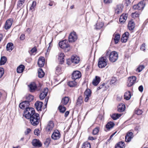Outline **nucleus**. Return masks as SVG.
Wrapping results in <instances>:
<instances>
[{
    "mask_svg": "<svg viewBox=\"0 0 148 148\" xmlns=\"http://www.w3.org/2000/svg\"><path fill=\"white\" fill-rule=\"evenodd\" d=\"M23 116L27 119H29L32 125H37L39 123L40 116L38 114L36 113L34 109L33 108H27L24 110Z\"/></svg>",
    "mask_w": 148,
    "mask_h": 148,
    "instance_id": "1",
    "label": "nucleus"
},
{
    "mask_svg": "<svg viewBox=\"0 0 148 148\" xmlns=\"http://www.w3.org/2000/svg\"><path fill=\"white\" fill-rule=\"evenodd\" d=\"M107 65V60L105 57H101L99 58L98 66L100 68H104Z\"/></svg>",
    "mask_w": 148,
    "mask_h": 148,
    "instance_id": "2",
    "label": "nucleus"
},
{
    "mask_svg": "<svg viewBox=\"0 0 148 148\" xmlns=\"http://www.w3.org/2000/svg\"><path fill=\"white\" fill-rule=\"evenodd\" d=\"M118 55L115 51H113L111 52L109 55V59L110 61L112 62H115L118 59Z\"/></svg>",
    "mask_w": 148,
    "mask_h": 148,
    "instance_id": "3",
    "label": "nucleus"
},
{
    "mask_svg": "<svg viewBox=\"0 0 148 148\" xmlns=\"http://www.w3.org/2000/svg\"><path fill=\"white\" fill-rule=\"evenodd\" d=\"M77 36L75 32H71L69 36L68 42H69L73 43L77 40Z\"/></svg>",
    "mask_w": 148,
    "mask_h": 148,
    "instance_id": "4",
    "label": "nucleus"
},
{
    "mask_svg": "<svg viewBox=\"0 0 148 148\" xmlns=\"http://www.w3.org/2000/svg\"><path fill=\"white\" fill-rule=\"evenodd\" d=\"M81 76V74L80 71H73L71 75V78L73 80L77 81L79 79Z\"/></svg>",
    "mask_w": 148,
    "mask_h": 148,
    "instance_id": "5",
    "label": "nucleus"
},
{
    "mask_svg": "<svg viewBox=\"0 0 148 148\" xmlns=\"http://www.w3.org/2000/svg\"><path fill=\"white\" fill-rule=\"evenodd\" d=\"M54 127V124L53 121H50L48 123L46 127V130L47 132H50L53 130Z\"/></svg>",
    "mask_w": 148,
    "mask_h": 148,
    "instance_id": "6",
    "label": "nucleus"
},
{
    "mask_svg": "<svg viewBox=\"0 0 148 148\" xmlns=\"http://www.w3.org/2000/svg\"><path fill=\"white\" fill-rule=\"evenodd\" d=\"M136 78L135 76L129 77L127 82V86L129 87H130L132 86L136 82Z\"/></svg>",
    "mask_w": 148,
    "mask_h": 148,
    "instance_id": "7",
    "label": "nucleus"
},
{
    "mask_svg": "<svg viewBox=\"0 0 148 148\" xmlns=\"http://www.w3.org/2000/svg\"><path fill=\"white\" fill-rule=\"evenodd\" d=\"M60 137V134L58 130L54 131L51 135V138L54 140L58 139Z\"/></svg>",
    "mask_w": 148,
    "mask_h": 148,
    "instance_id": "8",
    "label": "nucleus"
},
{
    "mask_svg": "<svg viewBox=\"0 0 148 148\" xmlns=\"http://www.w3.org/2000/svg\"><path fill=\"white\" fill-rule=\"evenodd\" d=\"M48 92V89L47 88H45L44 90L40 93L39 95V97L41 100L43 99L47 96Z\"/></svg>",
    "mask_w": 148,
    "mask_h": 148,
    "instance_id": "9",
    "label": "nucleus"
},
{
    "mask_svg": "<svg viewBox=\"0 0 148 148\" xmlns=\"http://www.w3.org/2000/svg\"><path fill=\"white\" fill-rule=\"evenodd\" d=\"M26 101H23L19 104V106L21 109L24 110L25 108V110H26L27 108H31L29 107L30 104H27Z\"/></svg>",
    "mask_w": 148,
    "mask_h": 148,
    "instance_id": "10",
    "label": "nucleus"
},
{
    "mask_svg": "<svg viewBox=\"0 0 148 148\" xmlns=\"http://www.w3.org/2000/svg\"><path fill=\"white\" fill-rule=\"evenodd\" d=\"M13 22V20L10 18L7 20L5 22L4 28L6 29H10L11 26Z\"/></svg>",
    "mask_w": 148,
    "mask_h": 148,
    "instance_id": "11",
    "label": "nucleus"
},
{
    "mask_svg": "<svg viewBox=\"0 0 148 148\" xmlns=\"http://www.w3.org/2000/svg\"><path fill=\"white\" fill-rule=\"evenodd\" d=\"M80 61V58L76 55H73L71 58V61L72 63L77 64Z\"/></svg>",
    "mask_w": 148,
    "mask_h": 148,
    "instance_id": "12",
    "label": "nucleus"
},
{
    "mask_svg": "<svg viewBox=\"0 0 148 148\" xmlns=\"http://www.w3.org/2000/svg\"><path fill=\"white\" fill-rule=\"evenodd\" d=\"M129 35V33L128 32H126L123 34L121 38V41L122 42H125L127 41Z\"/></svg>",
    "mask_w": 148,
    "mask_h": 148,
    "instance_id": "13",
    "label": "nucleus"
},
{
    "mask_svg": "<svg viewBox=\"0 0 148 148\" xmlns=\"http://www.w3.org/2000/svg\"><path fill=\"white\" fill-rule=\"evenodd\" d=\"M133 134L132 132H128L125 136V140L127 142H130L133 137Z\"/></svg>",
    "mask_w": 148,
    "mask_h": 148,
    "instance_id": "14",
    "label": "nucleus"
},
{
    "mask_svg": "<svg viewBox=\"0 0 148 148\" xmlns=\"http://www.w3.org/2000/svg\"><path fill=\"white\" fill-rule=\"evenodd\" d=\"M43 104V103L42 102L37 101L35 103L34 105L38 111H41V108Z\"/></svg>",
    "mask_w": 148,
    "mask_h": 148,
    "instance_id": "15",
    "label": "nucleus"
},
{
    "mask_svg": "<svg viewBox=\"0 0 148 148\" xmlns=\"http://www.w3.org/2000/svg\"><path fill=\"white\" fill-rule=\"evenodd\" d=\"M45 59L44 57H40L38 59V64L40 67H43L45 64Z\"/></svg>",
    "mask_w": 148,
    "mask_h": 148,
    "instance_id": "16",
    "label": "nucleus"
},
{
    "mask_svg": "<svg viewBox=\"0 0 148 148\" xmlns=\"http://www.w3.org/2000/svg\"><path fill=\"white\" fill-rule=\"evenodd\" d=\"M59 46H69V42L67 40H65L60 41L58 43Z\"/></svg>",
    "mask_w": 148,
    "mask_h": 148,
    "instance_id": "17",
    "label": "nucleus"
},
{
    "mask_svg": "<svg viewBox=\"0 0 148 148\" xmlns=\"http://www.w3.org/2000/svg\"><path fill=\"white\" fill-rule=\"evenodd\" d=\"M128 15L127 14H123L120 17L119 21L121 23L125 22L127 19Z\"/></svg>",
    "mask_w": 148,
    "mask_h": 148,
    "instance_id": "18",
    "label": "nucleus"
},
{
    "mask_svg": "<svg viewBox=\"0 0 148 148\" xmlns=\"http://www.w3.org/2000/svg\"><path fill=\"white\" fill-rule=\"evenodd\" d=\"M32 145L34 147H41L42 144L39 140L36 139H34L32 142Z\"/></svg>",
    "mask_w": 148,
    "mask_h": 148,
    "instance_id": "19",
    "label": "nucleus"
},
{
    "mask_svg": "<svg viewBox=\"0 0 148 148\" xmlns=\"http://www.w3.org/2000/svg\"><path fill=\"white\" fill-rule=\"evenodd\" d=\"M128 29L130 30H133L135 27V24L133 20H130L128 25Z\"/></svg>",
    "mask_w": 148,
    "mask_h": 148,
    "instance_id": "20",
    "label": "nucleus"
},
{
    "mask_svg": "<svg viewBox=\"0 0 148 148\" xmlns=\"http://www.w3.org/2000/svg\"><path fill=\"white\" fill-rule=\"evenodd\" d=\"M28 86L30 89V91L31 92L34 91L37 88L36 84L34 83L31 84Z\"/></svg>",
    "mask_w": 148,
    "mask_h": 148,
    "instance_id": "21",
    "label": "nucleus"
},
{
    "mask_svg": "<svg viewBox=\"0 0 148 148\" xmlns=\"http://www.w3.org/2000/svg\"><path fill=\"white\" fill-rule=\"evenodd\" d=\"M34 97L31 95H29L26 97V103H27V104H30V102L34 100Z\"/></svg>",
    "mask_w": 148,
    "mask_h": 148,
    "instance_id": "22",
    "label": "nucleus"
},
{
    "mask_svg": "<svg viewBox=\"0 0 148 148\" xmlns=\"http://www.w3.org/2000/svg\"><path fill=\"white\" fill-rule=\"evenodd\" d=\"M125 107L124 104L121 103L119 104L118 107V111L120 112H123L125 109Z\"/></svg>",
    "mask_w": 148,
    "mask_h": 148,
    "instance_id": "23",
    "label": "nucleus"
},
{
    "mask_svg": "<svg viewBox=\"0 0 148 148\" xmlns=\"http://www.w3.org/2000/svg\"><path fill=\"white\" fill-rule=\"evenodd\" d=\"M25 0H18L17 4V7L18 9H21L23 6Z\"/></svg>",
    "mask_w": 148,
    "mask_h": 148,
    "instance_id": "24",
    "label": "nucleus"
},
{
    "mask_svg": "<svg viewBox=\"0 0 148 148\" xmlns=\"http://www.w3.org/2000/svg\"><path fill=\"white\" fill-rule=\"evenodd\" d=\"M100 81V77L96 76L95 79L93 80L92 82V84L95 86H97L99 84Z\"/></svg>",
    "mask_w": 148,
    "mask_h": 148,
    "instance_id": "25",
    "label": "nucleus"
},
{
    "mask_svg": "<svg viewBox=\"0 0 148 148\" xmlns=\"http://www.w3.org/2000/svg\"><path fill=\"white\" fill-rule=\"evenodd\" d=\"M64 55L63 53H60L59 55L58 60L60 62V63L62 64L64 62Z\"/></svg>",
    "mask_w": 148,
    "mask_h": 148,
    "instance_id": "26",
    "label": "nucleus"
},
{
    "mask_svg": "<svg viewBox=\"0 0 148 148\" xmlns=\"http://www.w3.org/2000/svg\"><path fill=\"white\" fill-rule=\"evenodd\" d=\"M122 11V7L121 5H117L115 9V13L119 14Z\"/></svg>",
    "mask_w": 148,
    "mask_h": 148,
    "instance_id": "27",
    "label": "nucleus"
},
{
    "mask_svg": "<svg viewBox=\"0 0 148 148\" xmlns=\"http://www.w3.org/2000/svg\"><path fill=\"white\" fill-rule=\"evenodd\" d=\"M114 124L113 122H108L106 125V128L108 130L113 128L114 125Z\"/></svg>",
    "mask_w": 148,
    "mask_h": 148,
    "instance_id": "28",
    "label": "nucleus"
},
{
    "mask_svg": "<svg viewBox=\"0 0 148 148\" xmlns=\"http://www.w3.org/2000/svg\"><path fill=\"white\" fill-rule=\"evenodd\" d=\"M25 66L24 65L21 64L17 68V72L18 73H21L23 72Z\"/></svg>",
    "mask_w": 148,
    "mask_h": 148,
    "instance_id": "29",
    "label": "nucleus"
},
{
    "mask_svg": "<svg viewBox=\"0 0 148 148\" xmlns=\"http://www.w3.org/2000/svg\"><path fill=\"white\" fill-rule=\"evenodd\" d=\"M38 77L40 78L43 77L45 73L41 68L39 69L38 70Z\"/></svg>",
    "mask_w": 148,
    "mask_h": 148,
    "instance_id": "30",
    "label": "nucleus"
},
{
    "mask_svg": "<svg viewBox=\"0 0 148 148\" xmlns=\"http://www.w3.org/2000/svg\"><path fill=\"white\" fill-rule=\"evenodd\" d=\"M121 115V114L114 113L111 116L113 120H115L119 119Z\"/></svg>",
    "mask_w": 148,
    "mask_h": 148,
    "instance_id": "31",
    "label": "nucleus"
},
{
    "mask_svg": "<svg viewBox=\"0 0 148 148\" xmlns=\"http://www.w3.org/2000/svg\"><path fill=\"white\" fill-rule=\"evenodd\" d=\"M77 81L73 80V81L69 82L68 83V85L70 87L75 86L77 84Z\"/></svg>",
    "mask_w": 148,
    "mask_h": 148,
    "instance_id": "32",
    "label": "nucleus"
},
{
    "mask_svg": "<svg viewBox=\"0 0 148 148\" xmlns=\"http://www.w3.org/2000/svg\"><path fill=\"white\" fill-rule=\"evenodd\" d=\"M7 61V58L5 56H2L0 60V65L5 64Z\"/></svg>",
    "mask_w": 148,
    "mask_h": 148,
    "instance_id": "33",
    "label": "nucleus"
},
{
    "mask_svg": "<svg viewBox=\"0 0 148 148\" xmlns=\"http://www.w3.org/2000/svg\"><path fill=\"white\" fill-rule=\"evenodd\" d=\"M125 144L123 141H120L115 146V148H122L124 146Z\"/></svg>",
    "mask_w": 148,
    "mask_h": 148,
    "instance_id": "34",
    "label": "nucleus"
},
{
    "mask_svg": "<svg viewBox=\"0 0 148 148\" xmlns=\"http://www.w3.org/2000/svg\"><path fill=\"white\" fill-rule=\"evenodd\" d=\"M125 99L127 100H129L131 97V94L130 91L125 92L124 94Z\"/></svg>",
    "mask_w": 148,
    "mask_h": 148,
    "instance_id": "35",
    "label": "nucleus"
},
{
    "mask_svg": "<svg viewBox=\"0 0 148 148\" xmlns=\"http://www.w3.org/2000/svg\"><path fill=\"white\" fill-rule=\"evenodd\" d=\"M120 35L119 34H117L115 35L114 38V41L115 44L117 43L120 38Z\"/></svg>",
    "mask_w": 148,
    "mask_h": 148,
    "instance_id": "36",
    "label": "nucleus"
},
{
    "mask_svg": "<svg viewBox=\"0 0 148 148\" xmlns=\"http://www.w3.org/2000/svg\"><path fill=\"white\" fill-rule=\"evenodd\" d=\"M69 101V97H65L62 99L61 102L62 104L66 105L68 103Z\"/></svg>",
    "mask_w": 148,
    "mask_h": 148,
    "instance_id": "37",
    "label": "nucleus"
},
{
    "mask_svg": "<svg viewBox=\"0 0 148 148\" xmlns=\"http://www.w3.org/2000/svg\"><path fill=\"white\" fill-rule=\"evenodd\" d=\"M138 5V10H143L144 6L145 5H144V3L143 1H140V2L138 4H137Z\"/></svg>",
    "mask_w": 148,
    "mask_h": 148,
    "instance_id": "38",
    "label": "nucleus"
},
{
    "mask_svg": "<svg viewBox=\"0 0 148 148\" xmlns=\"http://www.w3.org/2000/svg\"><path fill=\"white\" fill-rule=\"evenodd\" d=\"M58 109L60 112L64 113L66 110V108L64 105H61L58 107Z\"/></svg>",
    "mask_w": 148,
    "mask_h": 148,
    "instance_id": "39",
    "label": "nucleus"
},
{
    "mask_svg": "<svg viewBox=\"0 0 148 148\" xmlns=\"http://www.w3.org/2000/svg\"><path fill=\"white\" fill-rule=\"evenodd\" d=\"M82 148H90V143L87 142H84L83 144Z\"/></svg>",
    "mask_w": 148,
    "mask_h": 148,
    "instance_id": "40",
    "label": "nucleus"
},
{
    "mask_svg": "<svg viewBox=\"0 0 148 148\" xmlns=\"http://www.w3.org/2000/svg\"><path fill=\"white\" fill-rule=\"evenodd\" d=\"M82 96H80L78 98L77 102V105L80 106L82 103Z\"/></svg>",
    "mask_w": 148,
    "mask_h": 148,
    "instance_id": "41",
    "label": "nucleus"
},
{
    "mask_svg": "<svg viewBox=\"0 0 148 148\" xmlns=\"http://www.w3.org/2000/svg\"><path fill=\"white\" fill-rule=\"evenodd\" d=\"M103 25V24L102 22H99L96 24V27H95V28L97 29H99L102 28Z\"/></svg>",
    "mask_w": 148,
    "mask_h": 148,
    "instance_id": "42",
    "label": "nucleus"
},
{
    "mask_svg": "<svg viewBox=\"0 0 148 148\" xmlns=\"http://www.w3.org/2000/svg\"><path fill=\"white\" fill-rule=\"evenodd\" d=\"M61 67L60 65H58L56 67V73L57 74H60L61 73Z\"/></svg>",
    "mask_w": 148,
    "mask_h": 148,
    "instance_id": "43",
    "label": "nucleus"
},
{
    "mask_svg": "<svg viewBox=\"0 0 148 148\" xmlns=\"http://www.w3.org/2000/svg\"><path fill=\"white\" fill-rule=\"evenodd\" d=\"M35 47H34L32 49L29 50L28 52L31 55H33L35 52L36 51L37 49Z\"/></svg>",
    "mask_w": 148,
    "mask_h": 148,
    "instance_id": "44",
    "label": "nucleus"
},
{
    "mask_svg": "<svg viewBox=\"0 0 148 148\" xmlns=\"http://www.w3.org/2000/svg\"><path fill=\"white\" fill-rule=\"evenodd\" d=\"M91 92L90 89H87L84 92V95L86 96H90L91 95Z\"/></svg>",
    "mask_w": 148,
    "mask_h": 148,
    "instance_id": "45",
    "label": "nucleus"
},
{
    "mask_svg": "<svg viewBox=\"0 0 148 148\" xmlns=\"http://www.w3.org/2000/svg\"><path fill=\"white\" fill-rule=\"evenodd\" d=\"M36 5V2L35 1H33L32 5L30 7V10L32 11L34 10L35 8Z\"/></svg>",
    "mask_w": 148,
    "mask_h": 148,
    "instance_id": "46",
    "label": "nucleus"
},
{
    "mask_svg": "<svg viewBox=\"0 0 148 148\" xmlns=\"http://www.w3.org/2000/svg\"><path fill=\"white\" fill-rule=\"evenodd\" d=\"M144 68L145 66L143 65H140L139 66L138 68L136 70L138 72H140L142 71Z\"/></svg>",
    "mask_w": 148,
    "mask_h": 148,
    "instance_id": "47",
    "label": "nucleus"
},
{
    "mask_svg": "<svg viewBox=\"0 0 148 148\" xmlns=\"http://www.w3.org/2000/svg\"><path fill=\"white\" fill-rule=\"evenodd\" d=\"M99 131V128L96 127L93 129L92 131V134L94 135H96L98 133Z\"/></svg>",
    "mask_w": 148,
    "mask_h": 148,
    "instance_id": "48",
    "label": "nucleus"
},
{
    "mask_svg": "<svg viewBox=\"0 0 148 148\" xmlns=\"http://www.w3.org/2000/svg\"><path fill=\"white\" fill-rule=\"evenodd\" d=\"M139 14L137 12L132 13L131 14V16L133 18L138 17L139 16Z\"/></svg>",
    "mask_w": 148,
    "mask_h": 148,
    "instance_id": "49",
    "label": "nucleus"
},
{
    "mask_svg": "<svg viewBox=\"0 0 148 148\" xmlns=\"http://www.w3.org/2000/svg\"><path fill=\"white\" fill-rule=\"evenodd\" d=\"M51 138H47L46 139L44 143V144L47 147H48L49 144L50 143Z\"/></svg>",
    "mask_w": 148,
    "mask_h": 148,
    "instance_id": "50",
    "label": "nucleus"
},
{
    "mask_svg": "<svg viewBox=\"0 0 148 148\" xmlns=\"http://www.w3.org/2000/svg\"><path fill=\"white\" fill-rule=\"evenodd\" d=\"M143 112L141 110L137 109L135 111V113L138 115H140L142 114Z\"/></svg>",
    "mask_w": 148,
    "mask_h": 148,
    "instance_id": "51",
    "label": "nucleus"
},
{
    "mask_svg": "<svg viewBox=\"0 0 148 148\" xmlns=\"http://www.w3.org/2000/svg\"><path fill=\"white\" fill-rule=\"evenodd\" d=\"M7 95L5 93H2L0 92V100L1 99H3L6 98Z\"/></svg>",
    "mask_w": 148,
    "mask_h": 148,
    "instance_id": "52",
    "label": "nucleus"
},
{
    "mask_svg": "<svg viewBox=\"0 0 148 148\" xmlns=\"http://www.w3.org/2000/svg\"><path fill=\"white\" fill-rule=\"evenodd\" d=\"M65 52H67L70 50V49L69 48V47H60Z\"/></svg>",
    "mask_w": 148,
    "mask_h": 148,
    "instance_id": "53",
    "label": "nucleus"
},
{
    "mask_svg": "<svg viewBox=\"0 0 148 148\" xmlns=\"http://www.w3.org/2000/svg\"><path fill=\"white\" fill-rule=\"evenodd\" d=\"M116 78H112L110 81V84L111 85L113 84L116 82Z\"/></svg>",
    "mask_w": 148,
    "mask_h": 148,
    "instance_id": "54",
    "label": "nucleus"
},
{
    "mask_svg": "<svg viewBox=\"0 0 148 148\" xmlns=\"http://www.w3.org/2000/svg\"><path fill=\"white\" fill-rule=\"evenodd\" d=\"M4 73V69L2 68H0V78L3 76Z\"/></svg>",
    "mask_w": 148,
    "mask_h": 148,
    "instance_id": "55",
    "label": "nucleus"
},
{
    "mask_svg": "<svg viewBox=\"0 0 148 148\" xmlns=\"http://www.w3.org/2000/svg\"><path fill=\"white\" fill-rule=\"evenodd\" d=\"M113 0H103L104 3L106 4H109L112 2Z\"/></svg>",
    "mask_w": 148,
    "mask_h": 148,
    "instance_id": "56",
    "label": "nucleus"
},
{
    "mask_svg": "<svg viewBox=\"0 0 148 148\" xmlns=\"http://www.w3.org/2000/svg\"><path fill=\"white\" fill-rule=\"evenodd\" d=\"M39 130L38 129H36L34 131V134L35 135L38 136L40 133Z\"/></svg>",
    "mask_w": 148,
    "mask_h": 148,
    "instance_id": "57",
    "label": "nucleus"
},
{
    "mask_svg": "<svg viewBox=\"0 0 148 148\" xmlns=\"http://www.w3.org/2000/svg\"><path fill=\"white\" fill-rule=\"evenodd\" d=\"M6 50L9 52L11 51L14 49V47H6Z\"/></svg>",
    "mask_w": 148,
    "mask_h": 148,
    "instance_id": "58",
    "label": "nucleus"
},
{
    "mask_svg": "<svg viewBox=\"0 0 148 148\" xmlns=\"http://www.w3.org/2000/svg\"><path fill=\"white\" fill-rule=\"evenodd\" d=\"M31 129L30 128H27L26 130L25 131V135H27L28 134L31 132Z\"/></svg>",
    "mask_w": 148,
    "mask_h": 148,
    "instance_id": "59",
    "label": "nucleus"
},
{
    "mask_svg": "<svg viewBox=\"0 0 148 148\" xmlns=\"http://www.w3.org/2000/svg\"><path fill=\"white\" fill-rule=\"evenodd\" d=\"M51 48V47H48V48L47 50V52L46 54V56L48 55L49 54V52Z\"/></svg>",
    "mask_w": 148,
    "mask_h": 148,
    "instance_id": "60",
    "label": "nucleus"
},
{
    "mask_svg": "<svg viewBox=\"0 0 148 148\" xmlns=\"http://www.w3.org/2000/svg\"><path fill=\"white\" fill-rule=\"evenodd\" d=\"M138 90H139L142 92L143 91V87L142 85L138 87Z\"/></svg>",
    "mask_w": 148,
    "mask_h": 148,
    "instance_id": "61",
    "label": "nucleus"
},
{
    "mask_svg": "<svg viewBox=\"0 0 148 148\" xmlns=\"http://www.w3.org/2000/svg\"><path fill=\"white\" fill-rule=\"evenodd\" d=\"M105 83H103L101 85H100L99 86L101 89L103 88V90H104V88L106 87L105 86Z\"/></svg>",
    "mask_w": 148,
    "mask_h": 148,
    "instance_id": "62",
    "label": "nucleus"
},
{
    "mask_svg": "<svg viewBox=\"0 0 148 148\" xmlns=\"http://www.w3.org/2000/svg\"><path fill=\"white\" fill-rule=\"evenodd\" d=\"M25 39V35L24 34H22L20 37V39L21 40H23Z\"/></svg>",
    "mask_w": 148,
    "mask_h": 148,
    "instance_id": "63",
    "label": "nucleus"
},
{
    "mask_svg": "<svg viewBox=\"0 0 148 148\" xmlns=\"http://www.w3.org/2000/svg\"><path fill=\"white\" fill-rule=\"evenodd\" d=\"M137 4L134 5L133 6V8L134 10H138V7Z\"/></svg>",
    "mask_w": 148,
    "mask_h": 148,
    "instance_id": "64",
    "label": "nucleus"
}]
</instances>
